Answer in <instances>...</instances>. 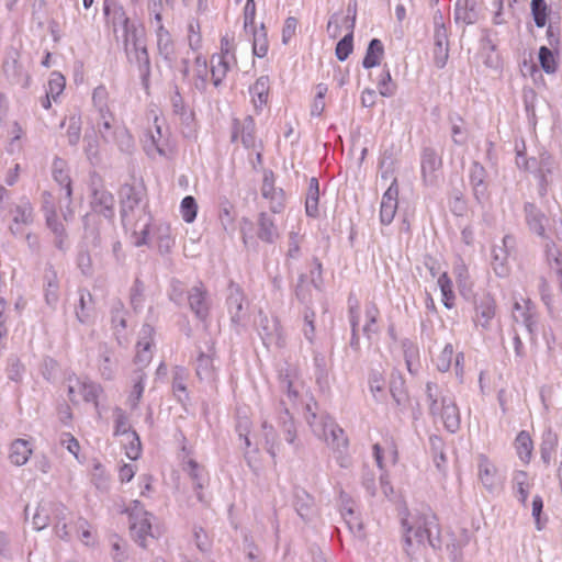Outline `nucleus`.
Listing matches in <instances>:
<instances>
[{
    "instance_id": "nucleus-1",
    "label": "nucleus",
    "mask_w": 562,
    "mask_h": 562,
    "mask_svg": "<svg viewBox=\"0 0 562 562\" xmlns=\"http://www.w3.org/2000/svg\"><path fill=\"white\" fill-rule=\"evenodd\" d=\"M404 528V550L408 557H412L426 542L432 549L441 547L440 528L435 515H423L416 517L413 522L403 520Z\"/></svg>"
},
{
    "instance_id": "nucleus-2",
    "label": "nucleus",
    "mask_w": 562,
    "mask_h": 562,
    "mask_svg": "<svg viewBox=\"0 0 562 562\" xmlns=\"http://www.w3.org/2000/svg\"><path fill=\"white\" fill-rule=\"evenodd\" d=\"M0 215L11 217L9 231L14 236L22 233L21 225L29 226L34 222V209L29 198L22 195L12 200L11 192L3 186H0Z\"/></svg>"
},
{
    "instance_id": "nucleus-3",
    "label": "nucleus",
    "mask_w": 562,
    "mask_h": 562,
    "mask_svg": "<svg viewBox=\"0 0 562 562\" xmlns=\"http://www.w3.org/2000/svg\"><path fill=\"white\" fill-rule=\"evenodd\" d=\"M103 13L106 23L113 26L114 32H116L117 26L122 27L124 49L126 55H130L131 44L140 41L136 25L131 22L124 7L116 0H104Z\"/></svg>"
},
{
    "instance_id": "nucleus-4",
    "label": "nucleus",
    "mask_w": 562,
    "mask_h": 562,
    "mask_svg": "<svg viewBox=\"0 0 562 562\" xmlns=\"http://www.w3.org/2000/svg\"><path fill=\"white\" fill-rule=\"evenodd\" d=\"M307 424L312 431L317 437L324 439L335 452L347 451L348 438L346 437L344 429L340 428L333 418L329 416H323L318 420L317 415L312 414V419L307 416Z\"/></svg>"
},
{
    "instance_id": "nucleus-5",
    "label": "nucleus",
    "mask_w": 562,
    "mask_h": 562,
    "mask_svg": "<svg viewBox=\"0 0 562 562\" xmlns=\"http://www.w3.org/2000/svg\"><path fill=\"white\" fill-rule=\"evenodd\" d=\"M89 204L91 211L112 221L115 215L114 195L104 184L103 179L95 172L90 175Z\"/></svg>"
},
{
    "instance_id": "nucleus-6",
    "label": "nucleus",
    "mask_w": 562,
    "mask_h": 562,
    "mask_svg": "<svg viewBox=\"0 0 562 562\" xmlns=\"http://www.w3.org/2000/svg\"><path fill=\"white\" fill-rule=\"evenodd\" d=\"M130 517V529L133 539L142 547H147V539L154 538L151 532V514L145 510L139 501H133L126 508Z\"/></svg>"
},
{
    "instance_id": "nucleus-7",
    "label": "nucleus",
    "mask_w": 562,
    "mask_h": 562,
    "mask_svg": "<svg viewBox=\"0 0 562 562\" xmlns=\"http://www.w3.org/2000/svg\"><path fill=\"white\" fill-rule=\"evenodd\" d=\"M145 195V188L142 184L125 183L121 187V220L122 224L127 227L132 225L137 213H143L140 204Z\"/></svg>"
},
{
    "instance_id": "nucleus-8",
    "label": "nucleus",
    "mask_w": 562,
    "mask_h": 562,
    "mask_svg": "<svg viewBox=\"0 0 562 562\" xmlns=\"http://www.w3.org/2000/svg\"><path fill=\"white\" fill-rule=\"evenodd\" d=\"M186 303L198 319L202 322L207 319L211 310V300L202 282L188 289Z\"/></svg>"
},
{
    "instance_id": "nucleus-9",
    "label": "nucleus",
    "mask_w": 562,
    "mask_h": 562,
    "mask_svg": "<svg viewBox=\"0 0 562 562\" xmlns=\"http://www.w3.org/2000/svg\"><path fill=\"white\" fill-rule=\"evenodd\" d=\"M227 291L226 305L231 316V323L238 328L244 325L247 318L245 295L241 288L233 281L229 282Z\"/></svg>"
},
{
    "instance_id": "nucleus-10",
    "label": "nucleus",
    "mask_w": 562,
    "mask_h": 562,
    "mask_svg": "<svg viewBox=\"0 0 562 562\" xmlns=\"http://www.w3.org/2000/svg\"><path fill=\"white\" fill-rule=\"evenodd\" d=\"M19 52L14 47H9L3 60V72L12 85L27 88L30 85V75L19 63Z\"/></svg>"
},
{
    "instance_id": "nucleus-11",
    "label": "nucleus",
    "mask_w": 562,
    "mask_h": 562,
    "mask_svg": "<svg viewBox=\"0 0 562 562\" xmlns=\"http://www.w3.org/2000/svg\"><path fill=\"white\" fill-rule=\"evenodd\" d=\"M261 195L269 200V209L272 213L279 214L285 207V194L281 188L274 187V175L271 170H265Z\"/></svg>"
},
{
    "instance_id": "nucleus-12",
    "label": "nucleus",
    "mask_w": 562,
    "mask_h": 562,
    "mask_svg": "<svg viewBox=\"0 0 562 562\" xmlns=\"http://www.w3.org/2000/svg\"><path fill=\"white\" fill-rule=\"evenodd\" d=\"M130 53L131 54L127 55V58L131 61H135L142 85L147 90L149 88V78L151 74V66L147 47L143 44L142 41H137L136 43L131 44Z\"/></svg>"
},
{
    "instance_id": "nucleus-13",
    "label": "nucleus",
    "mask_w": 562,
    "mask_h": 562,
    "mask_svg": "<svg viewBox=\"0 0 562 562\" xmlns=\"http://www.w3.org/2000/svg\"><path fill=\"white\" fill-rule=\"evenodd\" d=\"M513 319L515 323H521L530 336L536 335L538 313L536 304L531 300H525L522 303H514Z\"/></svg>"
},
{
    "instance_id": "nucleus-14",
    "label": "nucleus",
    "mask_w": 562,
    "mask_h": 562,
    "mask_svg": "<svg viewBox=\"0 0 562 562\" xmlns=\"http://www.w3.org/2000/svg\"><path fill=\"white\" fill-rule=\"evenodd\" d=\"M42 286L46 305L56 310L60 297V280L52 265H47L44 269Z\"/></svg>"
},
{
    "instance_id": "nucleus-15",
    "label": "nucleus",
    "mask_w": 562,
    "mask_h": 562,
    "mask_svg": "<svg viewBox=\"0 0 562 562\" xmlns=\"http://www.w3.org/2000/svg\"><path fill=\"white\" fill-rule=\"evenodd\" d=\"M154 327L149 324H144L139 331L137 341V352L134 359L135 364L138 367L136 370H142L147 367L153 359V336Z\"/></svg>"
},
{
    "instance_id": "nucleus-16",
    "label": "nucleus",
    "mask_w": 562,
    "mask_h": 562,
    "mask_svg": "<svg viewBox=\"0 0 562 562\" xmlns=\"http://www.w3.org/2000/svg\"><path fill=\"white\" fill-rule=\"evenodd\" d=\"M398 186L394 179L387 190L383 193L380 205V222L383 225H390L397 211L398 205Z\"/></svg>"
},
{
    "instance_id": "nucleus-17",
    "label": "nucleus",
    "mask_w": 562,
    "mask_h": 562,
    "mask_svg": "<svg viewBox=\"0 0 562 562\" xmlns=\"http://www.w3.org/2000/svg\"><path fill=\"white\" fill-rule=\"evenodd\" d=\"M259 335L267 347L270 345L283 346L284 341L278 319L269 318L262 313L259 314Z\"/></svg>"
},
{
    "instance_id": "nucleus-18",
    "label": "nucleus",
    "mask_w": 562,
    "mask_h": 562,
    "mask_svg": "<svg viewBox=\"0 0 562 562\" xmlns=\"http://www.w3.org/2000/svg\"><path fill=\"white\" fill-rule=\"evenodd\" d=\"M144 148L148 156L158 154L161 157H170L172 148L168 136L162 134L161 127L156 125L155 131H149L148 138L145 140Z\"/></svg>"
},
{
    "instance_id": "nucleus-19",
    "label": "nucleus",
    "mask_w": 562,
    "mask_h": 562,
    "mask_svg": "<svg viewBox=\"0 0 562 562\" xmlns=\"http://www.w3.org/2000/svg\"><path fill=\"white\" fill-rule=\"evenodd\" d=\"M524 215L528 229L532 234H536L537 236L544 238L547 236L546 225L548 218L546 214L541 211V209L538 207L532 202H526L524 204Z\"/></svg>"
},
{
    "instance_id": "nucleus-20",
    "label": "nucleus",
    "mask_w": 562,
    "mask_h": 562,
    "mask_svg": "<svg viewBox=\"0 0 562 562\" xmlns=\"http://www.w3.org/2000/svg\"><path fill=\"white\" fill-rule=\"evenodd\" d=\"M442 160L431 147H425L420 154V169L424 182L432 184L436 181V172L441 168Z\"/></svg>"
},
{
    "instance_id": "nucleus-21",
    "label": "nucleus",
    "mask_w": 562,
    "mask_h": 562,
    "mask_svg": "<svg viewBox=\"0 0 562 562\" xmlns=\"http://www.w3.org/2000/svg\"><path fill=\"white\" fill-rule=\"evenodd\" d=\"M257 237L267 244H274L280 237V232L273 216L267 212L258 214Z\"/></svg>"
},
{
    "instance_id": "nucleus-22",
    "label": "nucleus",
    "mask_w": 562,
    "mask_h": 562,
    "mask_svg": "<svg viewBox=\"0 0 562 562\" xmlns=\"http://www.w3.org/2000/svg\"><path fill=\"white\" fill-rule=\"evenodd\" d=\"M256 124L251 116H247L243 122L234 121L232 140L235 142L240 137L245 148H254L256 146Z\"/></svg>"
},
{
    "instance_id": "nucleus-23",
    "label": "nucleus",
    "mask_w": 562,
    "mask_h": 562,
    "mask_svg": "<svg viewBox=\"0 0 562 562\" xmlns=\"http://www.w3.org/2000/svg\"><path fill=\"white\" fill-rule=\"evenodd\" d=\"M496 304L490 294H484L475 303V324L484 329L491 327V322L495 316Z\"/></svg>"
},
{
    "instance_id": "nucleus-24",
    "label": "nucleus",
    "mask_w": 562,
    "mask_h": 562,
    "mask_svg": "<svg viewBox=\"0 0 562 562\" xmlns=\"http://www.w3.org/2000/svg\"><path fill=\"white\" fill-rule=\"evenodd\" d=\"M440 419L445 428L454 434L460 428L459 408L450 397H441Z\"/></svg>"
},
{
    "instance_id": "nucleus-25",
    "label": "nucleus",
    "mask_w": 562,
    "mask_h": 562,
    "mask_svg": "<svg viewBox=\"0 0 562 562\" xmlns=\"http://www.w3.org/2000/svg\"><path fill=\"white\" fill-rule=\"evenodd\" d=\"M213 347L207 352L201 351L196 358L195 373L201 381L213 382L216 379V369L214 366Z\"/></svg>"
},
{
    "instance_id": "nucleus-26",
    "label": "nucleus",
    "mask_w": 562,
    "mask_h": 562,
    "mask_svg": "<svg viewBox=\"0 0 562 562\" xmlns=\"http://www.w3.org/2000/svg\"><path fill=\"white\" fill-rule=\"evenodd\" d=\"M453 18L457 23L467 25L474 24L479 20L476 0H457L454 3Z\"/></svg>"
},
{
    "instance_id": "nucleus-27",
    "label": "nucleus",
    "mask_w": 562,
    "mask_h": 562,
    "mask_svg": "<svg viewBox=\"0 0 562 562\" xmlns=\"http://www.w3.org/2000/svg\"><path fill=\"white\" fill-rule=\"evenodd\" d=\"M432 63L438 69L446 67L449 58V33L438 31L434 34Z\"/></svg>"
},
{
    "instance_id": "nucleus-28",
    "label": "nucleus",
    "mask_w": 562,
    "mask_h": 562,
    "mask_svg": "<svg viewBox=\"0 0 562 562\" xmlns=\"http://www.w3.org/2000/svg\"><path fill=\"white\" fill-rule=\"evenodd\" d=\"M479 479L483 486L493 492L499 484L495 465L484 456H479Z\"/></svg>"
},
{
    "instance_id": "nucleus-29",
    "label": "nucleus",
    "mask_w": 562,
    "mask_h": 562,
    "mask_svg": "<svg viewBox=\"0 0 562 562\" xmlns=\"http://www.w3.org/2000/svg\"><path fill=\"white\" fill-rule=\"evenodd\" d=\"M33 453L32 443L26 439H15L9 447V460L16 467L24 465Z\"/></svg>"
},
{
    "instance_id": "nucleus-30",
    "label": "nucleus",
    "mask_w": 562,
    "mask_h": 562,
    "mask_svg": "<svg viewBox=\"0 0 562 562\" xmlns=\"http://www.w3.org/2000/svg\"><path fill=\"white\" fill-rule=\"evenodd\" d=\"M157 36V48L159 55L162 57L165 61L168 64H172L175 60V44L171 38L169 31L164 26V24L158 25L156 29Z\"/></svg>"
},
{
    "instance_id": "nucleus-31",
    "label": "nucleus",
    "mask_w": 562,
    "mask_h": 562,
    "mask_svg": "<svg viewBox=\"0 0 562 562\" xmlns=\"http://www.w3.org/2000/svg\"><path fill=\"white\" fill-rule=\"evenodd\" d=\"M294 508L304 521H310L315 514L313 497L304 490H296L294 493Z\"/></svg>"
},
{
    "instance_id": "nucleus-32",
    "label": "nucleus",
    "mask_w": 562,
    "mask_h": 562,
    "mask_svg": "<svg viewBox=\"0 0 562 562\" xmlns=\"http://www.w3.org/2000/svg\"><path fill=\"white\" fill-rule=\"evenodd\" d=\"M270 79L268 76H260L249 88L252 102L256 109H261L268 102Z\"/></svg>"
},
{
    "instance_id": "nucleus-33",
    "label": "nucleus",
    "mask_w": 562,
    "mask_h": 562,
    "mask_svg": "<svg viewBox=\"0 0 562 562\" xmlns=\"http://www.w3.org/2000/svg\"><path fill=\"white\" fill-rule=\"evenodd\" d=\"M53 178L65 190V195L71 198V180L66 169V162L60 158H55L52 167Z\"/></svg>"
},
{
    "instance_id": "nucleus-34",
    "label": "nucleus",
    "mask_w": 562,
    "mask_h": 562,
    "mask_svg": "<svg viewBox=\"0 0 562 562\" xmlns=\"http://www.w3.org/2000/svg\"><path fill=\"white\" fill-rule=\"evenodd\" d=\"M211 78L215 88H218L229 71V60L225 55H212Z\"/></svg>"
},
{
    "instance_id": "nucleus-35",
    "label": "nucleus",
    "mask_w": 562,
    "mask_h": 562,
    "mask_svg": "<svg viewBox=\"0 0 562 562\" xmlns=\"http://www.w3.org/2000/svg\"><path fill=\"white\" fill-rule=\"evenodd\" d=\"M95 124L98 132L105 142L115 140L116 132H112L114 115L110 109L97 112Z\"/></svg>"
},
{
    "instance_id": "nucleus-36",
    "label": "nucleus",
    "mask_w": 562,
    "mask_h": 562,
    "mask_svg": "<svg viewBox=\"0 0 562 562\" xmlns=\"http://www.w3.org/2000/svg\"><path fill=\"white\" fill-rule=\"evenodd\" d=\"M384 55V46L379 38H372L369 42L362 66L366 69L379 66Z\"/></svg>"
},
{
    "instance_id": "nucleus-37",
    "label": "nucleus",
    "mask_w": 562,
    "mask_h": 562,
    "mask_svg": "<svg viewBox=\"0 0 562 562\" xmlns=\"http://www.w3.org/2000/svg\"><path fill=\"white\" fill-rule=\"evenodd\" d=\"M318 200H319V182L318 179L312 177L308 182L305 201V212L307 216H318Z\"/></svg>"
},
{
    "instance_id": "nucleus-38",
    "label": "nucleus",
    "mask_w": 562,
    "mask_h": 562,
    "mask_svg": "<svg viewBox=\"0 0 562 562\" xmlns=\"http://www.w3.org/2000/svg\"><path fill=\"white\" fill-rule=\"evenodd\" d=\"M281 405L284 406V411L279 416V426L284 435L285 441L290 445H294L296 439V426L289 408L285 406L284 400L281 401Z\"/></svg>"
},
{
    "instance_id": "nucleus-39",
    "label": "nucleus",
    "mask_w": 562,
    "mask_h": 562,
    "mask_svg": "<svg viewBox=\"0 0 562 562\" xmlns=\"http://www.w3.org/2000/svg\"><path fill=\"white\" fill-rule=\"evenodd\" d=\"M508 255L506 249L498 248L497 246L492 249V269L499 278H505L509 273Z\"/></svg>"
},
{
    "instance_id": "nucleus-40",
    "label": "nucleus",
    "mask_w": 562,
    "mask_h": 562,
    "mask_svg": "<svg viewBox=\"0 0 562 562\" xmlns=\"http://www.w3.org/2000/svg\"><path fill=\"white\" fill-rule=\"evenodd\" d=\"M194 87L199 91H205L209 85V69L206 58L198 55L194 59Z\"/></svg>"
},
{
    "instance_id": "nucleus-41",
    "label": "nucleus",
    "mask_w": 562,
    "mask_h": 562,
    "mask_svg": "<svg viewBox=\"0 0 562 562\" xmlns=\"http://www.w3.org/2000/svg\"><path fill=\"white\" fill-rule=\"evenodd\" d=\"M99 352H100V359H99L100 373L104 379L111 380L114 376V372H115V360L113 359V353L108 348L106 345L100 346Z\"/></svg>"
},
{
    "instance_id": "nucleus-42",
    "label": "nucleus",
    "mask_w": 562,
    "mask_h": 562,
    "mask_svg": "<svg viewBox=\"0 0 562 562\" xmlns=\"http://www.w3.org/2000/svg\"><path fill=\"white\" fill-rule=\"evenodd\" d=\"M349 33L346 34L336 45L335 54L338 60H346L353 49V29L355 15L351 18V23L348 25Z\"/></svg>"
},
{
    "instance_id": "nucleus-43",
    "label": "nucleus",
    "mask_w": 562,
    "mask_h": 562,
    "mask_svg": "<svg viewBox=\"0 0 562 562\" xmlns=\"http://www.w3.org/2000/svg\"><path fill=\"white\" fill-rule=\"evenodd\" d=\"M52 521L49 501H42L38 503L36 510L32 518V524L35 530L41 531L45 529Z\"/></svg>"
},
{
    "instance_id": "nucleus-44",
    "label": "nucleus",
    "mask_w": 562,
    "mask_h": 562,
    "mask_svg": "<svg viewBox=\"0 0 562 562\" xmlns=\"http://www.w3.org/2000/svg\"><path fill=\"white\" fill-rule=\"evenodd\" d=\"M145 379H146V373L144 371H142V370L134 371L133 376H132L134 384H133L131 394L127 398V403L131 406V408H133V409L137 407L140 398H142V395L144 392Z\"/></svg>"
},
{
    "instance_id": "nucleus-45",
    "label": "nucleus",
    "mask_w": 562,
    "mask_h": 562,
    "mask_svg": "<svg viewBox=\"0 0 562 562\" xmlns=\"http://www.w3.org/2000/svg\"><path fill=\"white\" fill-rule=\"evenodd\" d=\"M248 32H251L254 35L252 40V53L255 56L262 58L267 55L269 44L267 37V31L265 24H261L260 30L249 29Z\"/></svg>"
},
{
    "instance_id": "nucleus-46",
    "label": "nucleus",
    "mask_w": 562,
    "mask_h": 562,
    "mask_svg": "<svg viewBox=\"0 0 562 562\" xmlns=\"http://www.w3.org/2000/svg\"><path fill=\"white\" fill-rule=\"evenodd\" d=\"M404 386V379L400 374H392L390 381V393L396 406H404L408 401V396Z\"/></svg>"
},
{
    "instance_id": "nucleus-47",
    "label": "nucleus",
    "mask_w": 562,
    "mask_h": 562,
    "mask_svg": "<svg viewBox=\"0 0 562 562\" xmlns=\"http://www.w3.org/2000/svg\"><path fill=\"white\" fill-rule=\"evenodd\" d=\"M341 516L352 533H360L362 531V521L356 515L352 502L347 501L342 504Z\"/></svg>"
},
{
    "instance_id": "nucleus-48",
    "label": "nucleus",
    "mask_w": 562,
    "mask_h": 562,
    "mask_svg": "<svg viewBox=\"0 0 562 562\" xmlns=\"http://www.w3.org/2000/svg\"><path fill=\"white\" fill-rule=\"evenodd\" d=\"M92 308V295L87 290H79V304L76 307V317L80 323H87Z\"/></svg>"
},
{
    "instance_id": "nucleus-49",
    "label": "nucleus",
    "mask_w": 562,
    "mask_h": 562,
    "mask_svg": "<svg viewBox=\"0 0 562 562\" xmlns=\"http://www.w3.org/2000/svg\"><path fill=\"white\" fill-rule=\"evenodd\" d=\"M262 431L267 452L271 456L272 459H276L280 447L278 434L274 430L273 426L268 424L267 422L262 423Z\"/></svg>"
},
{
    "instance_id": "nucleus-50",
    "label": "nucleus",
    "mask_w": 562,
    "mask_h": 562,
    "mask_svg": "<svg viewBox=\"0 0 562 562\" xmlns=\"http://www.w3.org/2000/svg\"><path fill=\"white\" fill-rule=\"evenodd\" d=\"M77 386L86 402H93L98 406V397L102 393V387L91 381H79L77 380Z\"/></svg>"
},
{
    "instance_id": "nucleus-51",
    "label": "nucleus",
    "mask_w": 562,
    "mask_h": 562,
    "mask_svg": "<svg viewBox=\"0 0 562 562\" xmlns=\"http://www.w3.org/2000/svg\"><path fill=\"white\" fill-rule=\"evenodd\" d=\"M449 122L451 124V133L452 140L456 145H464L468 139V133L464 128V122L462 117L458 114H453L449 116Z\"/></svg>"
},
{
    "instance_id": "nucleus-52",
    "label": "nucleus",
    "mask_w": 562,
    "mask_h": 562,
    "mask_svg": "<svg viewBox=\"0 0 562 562\" xmlns=\"http://www.w3.org/2000/svg\"><path fill=\"white\" fill-rule=\"evenodd\" d=\"M513 484L516 491V497L519 502L525 504L529 494L528 474L525 471L515 472Z\"/></svg>"
},
{
    "instance_id": "nucleus-53",
    "label": "nucleus",
    "mask_w": 562,
    "mask_h": 562,
    "mask_svg": "<svg viewBox=\"0 0 562 562\" xmlns=\"http://www.w3.org/2000/svg\"><path fill=\"white\" fill-rule=\"evenodd\" d=\"M438 285L442 295V303L445 307L452 308L454 305V293L452 290V281L446 272L441 273L438 278Z\"/></svg>"
},
{
    "instance_id": "nucleus-54",
    "label": "nucleus",
    "mask_w": 562,
    "mask_h": 562,
    "mask_svg": "<svg viewBox=\"0 0 562 562\" xmlns=\"http://www.w3.org/2000/svg\"><path fill=\"white\" fill-rule=\"evenodd\" d=\"M544 256L548 265L551 269H554L562 265V252L555 245V243L548 236L544 238Z\"/></svg>"
},
{
    "instance_id": "nucleus-55",
    "label": "nucleus",
    "mask_w": 562,
    "mask_h": 562,
    "mask_svg": "<svg viewBox=\"0 0 562 562\" xmlns=\"http://www.w3.org/2000/svg\"><path fill=\"white\" fill-rule=\"evenodd\" d=\"M530 9L536 26H546L549 11L547 2L544 0H531Z\"/></svg>"
},
{
    "instance_id": "nucleus-56",
    "label": "nucleus",
    "mask_w": 562,
    "mask_h": 562,
    "mask_svg": "<svg viewBox=\"0 0 562 562\" xmlns=\"http://www.w3.org/2000/svg\"><path fill=\"white\" fill-rule=\"evenodd\" d=\"M113 415L115 424L114 435L126 437L131 436V432H133L134 430L131 428L128 424V419L125 412L120 407H115L113 411Z\"/></svg>"
},
{
    "instance_id": "nucleus-57",
    "label": "nucleus",
    "mask_w": 562,
    "mask_h": 562,
    "mask_svg": "<svg viewBox=\"0 0 562 562\" xmlns=\"http://www.w3.org/2000/svg\"><path fill=\"white\" fill-rule=\"evenodd\" d=\"M376 85L379 93L382 97L389 98L395 94L396 86L392 81L391 72L386 65L384 66Z\"/></svg>"
},
{
    "instance_id": "nucleus-58",
    "label": "nucleus",
    "mask_w": 562,
    "mask_h": 562,
    "mask_svg": "<svg viewBox=\"0 0 562 562\" xmlns=\"http://www.w3.org/2000/svg\"><path fill=\"white\" fill-rule=\"evenodd\" d=\"M180 212L186 223H192L198 214V204L192 195H187L180 204Z\"/></svg>"
},
{
    "instance_id": "nucleus-59",
    "label": "nucleus",
    "mask_w": 562,
    "mask_h": 562,
    "mask_svg": "<svg viewBox=\"0 0 562 562\" xmlns=\"http://www.w3.org/2000/svg\"><path fill=\"white\" fill-rule=\"evenodd\" d=\"M156 238L159 251L161 254H168L175 244L170 234V227L168 225H160L157 228Z\"/></svg>"
},
{
    "instance_id": "nucleus-60",
    "label": "nucleus",
    "mask_w": 562,
    "mask_h": 562,
    "mask_svg": "<svg viewBox=\"0 0 562 562\" xmlns=\"http://www.w3.org/2000/svg\"><path fill=\"white\" fill-rule=\"evenodd\" d=\"M187 292L184 284L179 280H172L170 282V290L168 296L170 301H172L178 306H182L186 304Z\"/></svg>"
},
{
    "instance_id": "nucleus-61",
    "label": "nucleus",
    "mask_w": 562,
    "mask_h": 562,
    "mask_svg": "<svg viewBox=\"0 0 562 562\" xmlns=\"http://www.w3.org/2000/svg\"><path fill=\"white\" fill-rule=\"evenodd\" d=\"M66 136L69 145L76 146L81 136V119L80 116L72 115L68 119V127L66 132Z\"/></svg>"
},
{
    "instance_id": "nucleus-62",
    "label": "nucleus",
    "mask_w": 562,
    "mask_h": 562,
    "mask_svg": "<svg viewBox=\"0 0 562 562\" xmlns=\"http://www.w3.org/2000/svg\"><path fill=\"white\" fill-rule=\"evenodd\" d=\"M517 452L522 461H528L531 456L532 442L530 436L526 431H520L516 438Z\"/></svg>"
},
{
    "instance_id": "nucleus-63",
    "label": "nucleus",
    "mask_w": 562,
    "mask_h": 562,
    "mask_svg": "<svg viewBox=\"0 0 562 562\" xmlns=\"http://www.w3.org/2000/svg\"><path fill=\"white\" fill-rule=\"evenodd\" d=\"M45 211V220L47 227L52 231L55 236H59L65 234V227L63 223H60L57 218V214L53 207H48L47 204L44 205Z\"/></svg>"
},
{
    "instance_id": "nucleus-64",
    "label": "nucleus",
    "mask_w": 562,
    "mask_h": 562,
    "mask_svg": "<svg viewBox=\"0 0 562 562\" xmlns=\"http://www.w3.org/2000/svg\"><path fill=\"white\" fill-rule=\"evenodd\" d=\"M295 296L304 305H310L312 303L311 284L306 282L304 274L299 277V282L295 288Z\"/></svg>"
}]
</instances>
